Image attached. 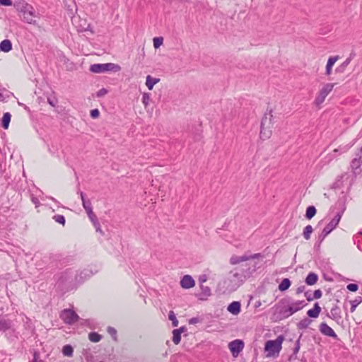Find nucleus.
Masks as SVG:
<instances>
[{
	"label": "nucleus",
	"mask_w": 362,
	"mask_h": 362,
	"mask_svg": "<svg viewBox=\"0 0 362 362\" xmlns=\"http://www.w3.org/2000/svg\"><path fill=\"white\" fill-rule=\"evenodd\" d=\"M13 6L23 22L33 25L36 23L35 18H39V16L31 4L25 0H19L13 4Z\"/></svg>",
	"instance_id": "nucleus-1"
},
{
	"label": "nucleus",
	"mask_w": 362,
	"mask_h": 362,
	"mask_svg": "<svg viewBox=\"0 0 362 362\" xmlns=\"http://www.w3.org/2000/svg\"><path fill=\"white\" fill-rule=\"evenodd\" d=\"M273 110L267 108L264 113L260 127V138L263 140L268 139L272 135V128L274 126Z\"/></svg>",
	"instance_id": "nucleus-2"
},
{
	"label": "nucleus",
	"mask_w": 362,
	"mask_h": 362,
	"mask_svg": "<svg viewBox=\"0 0 362 362\" xmlns=\"http://www.w3.org/2000/svg\"><path fill=\"white\" fill-rule=\"evenodd\" d=\"M284 339V336L279 335L275 340H269L266 342L264 350L267 353V357L279 356Z\"/></svg>",
	"instance_id": "nucleus-3"
},
{
	"label": "nucleus",
	"mask_w": 362,
	"mask_h": 362,
	"mask_svg": "<svg viewBox=\"0 0 362 362\" xmlns=\"http://www.w3.org/2000/svg\"><path fill=\"white\" fill-rule=\"evenodd\" d=\"M342 216V212H337V214L334 216V218L329 221V223L324 228L322 233L320 234L318 237L319 244H320L324 239L338 226L341 218Z\"/></svg>",
	"instance_id": "nucleus-4"
},
{
	"label": "nucleus",
	"mask_w": 362,
	"mask_h": 362,
	"mask_svg": "<svg viewBox=\"0 0 362 362\" xmlns=\"http://www.w3.org/2000/svg\"><path fill=\"white\" fill-rule=\"evenodd\" d=\"M120 69L118 64L113 63L94 64L90 67V71L93 73H105L109 71H119Z\"/></svg>",
	"instance_id": "nucleus-5"
},
{
	"label": "nucleus",
	"mask_w": 362,
	"mask_h": 362,
	"mask_svg": "<svg viewBox=\"0 0 362 362\" xmlns=\"http://www.w3.org/2000/svg\"><path fill=\"white\" fill-rule=\"evenodd\" d=\"M335 83H328L322 86L314 101V103L316 106L318 107L324 103L326 97L332 92Z\"/></svg>",
	"instance_id": "nucleus-6"
},
{
	"label": "nucleus",
	"mask_w": 362,
	"mask_h": 362,
	"mask_svg": "<svg viewBox=\"0 0 362 362\" xmlns=\"http://www.w3.org/2000/svg\"><path fill=\"white\" fill-rule=\"evenodd\" d=\"M362 165V146L355 153V157L350 162V168L355 177H356L361 170L360 167Z\"/></svg>",
	"instance_id": "nucleus-7"
},
{
	"label": "nucleus",
	"mask_w": 362,
	"mask_h": 362,
	"mask_svg": "<svg viewBox=\"0 0 362 362\" xmlns=\"http://www.w3.org/2000/svg\"><path fill=\"white\" fill-rule=\"evenodd\" d=\"M60 318L67 325H73L78 322L79 316L71 309H64L60 313Z\"/></svg>",
	"instance_id": "nucleus-8"
},
{
	"label": "nucleus",
	"mask_w": 362,
	"mask_h": 362,
	"mask_svg": "<svg viewBox=\"0 0 362 362\" xmlns=\"http://www.w3.org/2000/svg\"><path fill=\"white\" fill-rule=\"evenodd\" d=\"M228 347L233 356H235L243 349L244 342L240 339H235L229 343Z\"/></svg>",
	"instance_id": "nucleus-9"
},
{
	"label": "nucleus",
	"mask_w": 362,
	"mask_h": 362,
	"mask_svg": "<svg viewBox=\"0 0 362 362\" xmlns=\"http://www.w3.org/2000/svg\"><path fill=\"white\" fill-rule=\"evenodd\" d=\"M327 316L336 322L339 323L342 318L341 308L337 305H334L332 308L330 313H327Z\"/></svg>",
	"instance_id": "nucleus-10"
},
{
	"label": "nucleus",
	"mask_w": 362,
	"mask_h": 362,
	"mask_svg": "<svg viewBox=\"0 0 362 362\" xmlns=\"http://www.w3.org/2000/svg\"><path fill=\"white\" fill-rule=\"evenodd\" d=\"M320 332L325 336L330 337L334 339H337V335L326 322H322L319 325Z\"/></svg>",
	"instance_id": "nucleus-11"
},
{
	"label": "nucleus",
	"mask_w": 362,
	"mask_h": 362,
	"mask_svg": "<svg viewBox=\"0 0 362 362\" xmlns=\"http://www.w3.org/2000/svg\"><path fill=\"white\" fill-rule=\"evenodd\" d=\"M194 280L189 275H185L180 281V285L183 288H192L194 286Z\"/></svg>",
	"instance_id": "nucleus-12"
},
{
	"label": "nucleus",
	"mask_w": 362,
	"mask_h": 362,
	"mask_svg": "<svg viewBox=\"0 0 362 362\" xmlns=\"http://www.w3.org/2000/svg\"><path fill=\"white\" fill-rule=\"evenodd\" d=\"M12 327V321L8 319L6 316L0 315V332H5L11 329Z\"/></svg>",
	"instance_id": "nucleus-13"
},
{
	"label": "nucleus",
	"mask_w": 362,
	"mask_h": 362,
	"mask_svg": "<svg viewBox=\"0 0 362 362\" xmlns=\"http://www.w3.org/2000/svg\"><path fill=\"white\" fill-rule=\"evenodd\" d=\"M303 334H300L298 339L295 341V346L293 349V354L289 356V361L296 360L297 359V354L298 353L300 349V339Z\"/></svg>",
	"instance_id": "nucleus-14"
},
{
	"label": "nucleus",
	"mask_w": 362,
	"mask_h": 362,
	"mask_svg": "<svg viewBox=\"0 0 362 362\" xmlns=\"http://www.w3.org/2000/svg\"><path fill=\"white\" fill-rule=\"evenodd\" d=\"M338 59H339V56L330 57L328 59V61H327V63L326 65V70H325V74L327 76L331 75L332 66H334V64Z\"/></svg>",
	"instance_id": "nucleus-15"
},
{
	"label": "nucleus",
	"mask_w": 362,
	"mask_h": 362,
	"mask_svg": "<svg viewBox=\"0 0 362 362\" xmlns=\"http://www.w3.org/2000/svg\"><path fill=\"white\" fill-rule=\"evenodd\" d=\"M185 330V327H182L179 329H174L173 331V341L175 344H179L181 341V334Z\"/></svg>",
	"instance_id": "nucleus-16"
},
{
	"label": "nucleus",
	"mask_w": 362,
	"mask_h": 362,
	"mask_svg": "<svg viewBox=\"0 0 362 362\" xmlns=\"http://www.w3.org/2000/svg\"><path fill=\"white\" fill-rule=\"evenodd\" d=\"M321 312V308L318 303H315L313 308L308 310L307 315L310 317L317 318Z\"/></svg>",
	"instance_id": "nucleus-17"
},
{
	"label": "nucleus",
	"mask_w": 362,
	"mask_h": 362,
	"mask_svg": "<svg viewBox=\"0 0 362 362\" xmlns=\"http://www.w3.org/2000/svg\"><path fill=\"white\" fill-rule=\"evenodd\" d=\"M12 49V42L10 40L6 39L0 42V52H8Z\"/></svg>",
	"instance_id": "nucleus-18"
},
{
	"label": "nucleus",
	"mask_w": 362,
	"mask_h": 362,
	"mask_svg": "<svg viewBox=\"0 0 362 362\" xmlns=\"http://www.w3.org/2000/svg\"><path fill=\"white\" fill-rule=\"evenodd\" d=\"M240 302L233 301L228 305V310L233 315H238L240 312Z\"/></svg>",
	"instance_id": "nucleus-19"
},
{
	"label": "nucleus",
	"mask_w": 362,
	"mask_h": 362,
	"mask_svg": "<svg viewBox=\"0 0 362 362\" xmlns=\"http://www.w3.org/2000/svg\"><path fill=\"white\" fill-rule=\"evenodd\" d=\"M295 313H296V310L291 305L282 307L280 310V313L283 315L284 317H288Z\"/></svg>",
	"instance_id": "nucleus-20"
},
{
	"label": "nucleus",
	"mask_w": 362,
	"mask_h": 362,
	"mask_svg": "<svg viewBox=\"0 0 362 362\" xmlns=\"http://www.w3.org/2000/svg\"><path fill=\"white\" fill-rule=\"evenodd\" d=\"M318 276L314 272H310L305 278V284L309 286H313L317 283Z\"/></svg>",
	"instance_id": "nucleus-21"
},
{
	"label": "nucleus",
	"mask_w": 362,
	"mask_h": 362,
	"mask_svg": "<svg viewBox=\"0 0 362 362\" xmlns=\"http://www.w3.org/2000/svg\"><path fill=\"white\" fill-rule=\"evenodd\" d=\"M160 81V78H153L151 76L148 75L146 76V85L148 90H151L153 88L154 85Z\"/></svg>",
	"instance_id": "nucleus-22"
},
{
	"label": "nucleus",
	"mask_w": 362,
	"mask_h": 362,
	"mask_svg": "<svg viewBox=\"0 0 362 362\" xmlns=\"http://www.w3.org/2000/svg\"><path fill=\"white\" fill-rule=\"evenodd\" d=\"M11 115L9 112H6L4 114L2 119H1V127L4 129H7L8 128L10 122H11Z\"/></svg>",
	"instance_id": "nucleus-23"
},
{
	"label": "nucleus",
	"mask_w": 362,
	"mask_h": 362,
	"mask_svg": "<svg viewBox=\"0 0 362 362\" xmlns=\"http://www.w3.org/2000/svg\"><path fill=\"white\" fill-rule=\"evenodd\" d=\"M81 199L82 201V205L85 210L92 207L91 202L89 199H86L85 194L83 192H80Z\"/></svg>",
	"instance_id": "nucleus-24"
},
{
	"label": "nucleus",
	"mask_w": 362,
	"mask_h": 362,
	"mask_svg": "<svg viewBox=\"0 0 362 362\" xmlns=\"http://www.w3.org/2000/svg\"><path fill=\"white\" fill-rule=\"evenodd\" d=\"M292 308L296 310V312H298L300 310L303 308H304L305 305H307V303L305 300H297L293 303H291L290 304Z\"/></svg>",
	"instance_id": "nucleus-25"
},
{
	"label": "nucleus",
	"mask_w": 362,
	"mask_h": 362,
	"mask_svg": "<svg viewBox=\"0 0 362 362\" xmlns=\"http://www.w3.org/2000/svg\"><path fill=\"white\" fill-rule=\"evenodd\" d=\"M291 286V281L286 278V279H284L282 280V281L281 282V284L279 285V289L281 291H284L286 290H287Z\"/></svg>",
	"instance_id": "nucleus-26"
},
{
	"label": "nucleus",
	"mask_w": 362,
	"mask_h": 362,
	"mask_svg": "<svg viewBox=\"0 0 362 362\" xmlns=\"http://www.w3.org/2000/svg\"><path fill=\"white\" fill-rule=\"evenodd\" d=\"M317 210L314 206H310L306 209L305 217L311 219L316 214Z\"/></svg>",
	"instance_id": "nucleus-27"
},
{
	"label": "nucleus",
	"mask_w": 362,
	"mask_h": 362,
	"mask_svg": "<svg viewBox=\"0 0 362 362\" xmlns=\"http://www.w3.org/2000/svg\"><path fill=\"white\" fill-rule=\"evenodd\" d=\"M311 322V320L308 318H304L297 324V327L300 329H306L310 325Z\"/></svg>",
	"instance_id": "nucleus-28"
},
{
	"label": "nucleus",
	"mask_w": 362,
	"mask_h": 362,
	"mask_svg": "<svg viewBox=\"0 0 362 362\" xmlns=\"http://www.w3.org/2000/svg\"><path fill=\"white\" fill-rule=\"evenodd\" d=\"M362 302V298L361 296L356 297L354 300L350 301L351 303V313H354L356 310V307Z\"/></svg>",
	"instance_id": "nucleus-29"
},
{
	"label": "nucleus",
	"mask_w": 362,
	"mask_h": 362,
	"mask_svg": "<svg viewBox=\"0 0 362 362\" xmlns=\"http://www.w3.org/2000/svg\"><path fill=\"white\" fill-rule=\"evenodd\" d=\"M313 228L312 226L308 225L307 226H305L303 230V235L304 238L305 240H308L310 238V235L313 233Z\"/></svg>",
	"instance_id": "nucleus-30"
},
{
	"label": "nucleus",
	"mask_w": 362,
	"mask_h": 362,
	"mask_svg": "<svg viewBox=\"0 0 362 362\" xmlns=\"http://www.w3.org/2000/svg\"><path fill=\"white\" fill-rule=\"evenodd\" d=\"M262 257V255L260 253H255L251 255H244L243 256H240L241 262L247 261L250 259H259Z\"/></svg>",
	"instance_id": "nucleus-31"
},
{
	"label": "nucleus",
	"mask_w": 362,
	"mask_h": 362,
	"mask_svg": "<svg viewBox=\"0 0 362 362\" xmlns=\"http://www.w3.org/2000/svg\"><path fill=\"white\" fill-rule=\"evenodd\" d=\"M88 339L92 342H98L101 340L102 336L97 332H90L88 334Z\"/></svg>",
	"instance_id": "nucleus-32"
},
{
	"label": "nucleus",
	"mask_w": 362,
	"mask_h": 362,
	"mask_svg": "<svg viewBox=\"0 0 362 362\" xmlns=\"http://www.w3.org/2000/svg\"><path fill=\"white\" fill-rule=\"evenodd\" d=\"M74 349L71 345H65L63 347L62 353L64 356H71L73 355Z\"/></svg>",
	"instance_id": "nucleus-33"
},
{
	"label": "nucleus",
	"mask_w": 362,
	"mask_h": 362,
	"mask_svg": "<svg viewBox=\"0 0 362 362\" xmlns=\"http://www.w3.org/2000/svg\"><path fill=\"white\" fill-rule=\"evenodd\" d=\"M168 318L170 321H172V325L173 327H177L178 320H177L175 315L173 311L170 310L169 312Z\"/></svg>",
	"instance_id": "nucleus-34"
},
{
	"label": "nucleus",
	"mask_w": 362,
	"mask_h": 362,
	"mask_svg": "<svg viewBox=\"0 0 362 362\" xmlns=\"http://www.w3.org/2000/svg\"><path fill=\"white\" fill-rule=\"evenodd\" d=\"M200 288L202 290V294L204 296V297H208L209 296H211V289L209 286H204V284H201L200 285Z\"/></svg>",
	"instance_id": "nucleus-35"
},
{
	"label": "nucleus",
	"mask_w": 362,
	"mask_h": 362,
	"mask_svg": "<svg viewBox=\"0 0 362 362\" xmlns=\"http://www.w3.org/2000/svg\"><path fill=\"white\" fill-rule=\"evenodd\" d=\"M53 219L60 224H62L63 226L65 224V218L63 215L57 214L53 216Z\"/></svg>",
	"instance_id": "nucleus-36"
},
{
	"label": "nucleus",
	"mask_w": 362,
	"mask_h": 362,
	"mask_svg": "<svg viewBox=\"0 0 362 362\" xmlns=\"http://www.w3.org/2000/svg\"><path fill=\"white\" fill-rule=\"evenodd\" d=\"M240 262H242L241 259H240V256L233 255L230 258V263L232 265L238 264H239Z\"/></svg>",
	"instance_id": "nucleus-37"
},
{
	"label": "nucleus",
	"mask_w": 362,
	"mask_h": 362,
	"mask_svg": "<svg viewBox=\"0 0 362 362\" xmlns=\"http://www.w3.org/2000/svg\"><path fill=\"white\" fill-rule=\"evenodd\" d=\"M163 42V39L161 37L153 38V46L155 48H158Z\"/></svg>",
	"instance_id": "nucleus-38"
},
{
	"label": "nucleus",
	"mask_w": 362,
	"mask_h": 362,
	"mask_svg": "<svg viewBox=\"0 0 362 362\" xmlns=\"http://www.w3.org/2000/svg\"><path fill=\"white\" fill-rule=\"evenodd\" d=\"M107 332L112 336L114 340H117V330L112 327H108Z\"/></svg>",
	"instance_id": "nucleus-39"
},
{
	"label": "nucleus",
	"mask_w": 362,
	"mask_h": 362,
	"mask_svg": "<svg viewBox=\"0 0 362 362\" xmlns=\"http://www.w3.org/2000/svg\"><path fill=\"white\" fill-rule=\"evenodd\" d=\"M150 100V94L147 93H144L142 96V103L145 106L148 105Z\"/></svg>",
	"instance_id": "nucleus-40"
},
{
	"label": "nucleus",
	"mask_w": 362,
	"mask_h": 362,
	"mask_svg": "<svg viewBox=\"0 0 362 362\" xmlns=\"http://www.w3.org/2000/svg\"><path fill=\"white\" fill-rule=\"evenodd\" d=\"M347 289L350 291L355 292L358 289V286L356 284H349L347 285Z\"/></svg>",
	"instance_id": "nucleus-41"
},
{
	"label": "nucleus",
	"mask_w": 362,
	"mask_h": 362,
	"mask_svg": "<svg viewBox=\"0 0 362 362\" xmlns=\"http://www.w3.org/2000/svg\"><path fill=\"white\" fill-rule=\"evenodd\" d=\"M322 293L321 290H320V289L315 290L313 293V300L320 298L322 297Z\"/></svg>",
	"instance_id": "nucleus-42"
},
{
	"label": "nucleus",
	"mask_w": 362,
	"mask_h": 362,
	"mask_svg": "<svg viewBox=\"0 0 362 362\" xmlns=\"http://www.w3.org/2000/svg\"><path fill=\"white\" fill-rule=\"evenodd\" d=\"M39 357H40L39 353L37 351H35L33 354V359L30 362H44L43 361L40 360Z\"/></svg>",
	"instance_id": "nucleus-43"
},
{
	"label": "nucleus",
	"mask_w": 362,
	"mask_h": 362,
	"mask_svg": "<svg viewBox=\"0 0 362 362\" xmlns=\"http://www.w3.org/2000/svg\"><path fill=\"white\" fill-rule=\"evenodd\" d=\"M304 296L308 301L313 300V293L310 291H305Z\"/></svg>",
	"instance_id": "nucleus-44"
},
{
	"label": "nucleus",
	"mask_w": 362,
	"mask_h": 362,
	"mask_svg": "<svg viewBox=\"0 0 362 362\" xmlns=\"http://www.w3.org/2000/svg\"><path fill=\"white\" fill-rule=\"evenodd\" d=\"M107 93V90L105 88H102L97 92V97H103Z\"/></svg>",
	"instance_id": "nucleus-45"
},
{
	"label": "nucleus",
	"mask_w": 362,
	"mask_h": 362,
	"mask_svg": "<svg viewBox=\"0 0 362 362\" xmlns=\"http://www.w3.org/2000/svg\"><path fill=\"white\" fill-rule=\"evenodd\" d=\"M100 115L99 110L98 109H94L90 111V116L93 118H97Z\"/></svg>",
	"instance_id": "nucleus-46"
},
{
	"label": "nucleus",
	"mask_w": 362,
	"mask_h": 362,
	"mask_svg": "<svg viewBox=\"0 0 362 362\" xmlns=\"http://www.w3.org/2000/svg\"><path fill=\"white\" fill-rule=\"evenodd\" d=\"M0 4L2 6H9L12 5L11 0H0Z\"/></svg>",
	"instance_id": "nucleus-47"
},
{
	"label": "nucleus",
	"mask_w": 362,
	"mask_h": 362,
	"mask_svg": "<svg viewBox=\"0 0 362 362\" xmlns=\"http://www.w3.org/2000/svg\"><path fill=\"white\" fill-rule=\"evenodd\" d=\"M206 280H207V276L206 274H203V275L200 276L199 278V281L200 283V285L203 284L204 282H206Z\"/></svg>",
	"instance_id": "nucleus-48"
},
{
	"label": "nucleus",
	"mask_w": 362,
	"mask_h": 362,
	"mask_svg": "<svg viewBox=\"0 0 362 362\" xmlns=\"http://www.w3.org/2000/svg\"><path fill=\"white\" fill-rule=\"evenodd\" d=\"M346 68H344L342 65H339L337 69H335V71L337 73H344Z\"/></svg>",
	"instance_id": "nucleus-49"
},
{
	"label": "nucleus",
	"mask_w": 362,
	"mask_h": 362,
	"mask_svg": "<svg viewBox=\"0 0 362 362\" xmlns=\"http://www.w3.org/2000/svg\"><path fill=\"white\" fill-rule=\"evenodd\" d=\"M305 288V286H300L298 287L296 289V294H300V293L304 292Z\"/></svg>",
	"instance_id": "nucleus-50"
},
{
	"label": "nucleus",
	"mask_w": 362,
	"mask_h": 362,
	"mask_svg": "<svg viewBox=\"0 0 362 362\" xmlns=\"http://www.w3.org/2000/svg\"><path fill=\"white\" fill-rule=\"evenodd\" d=\"M350 62H351V59L347 58L343 63L341 64V65H342L344 68L346 69L347 66L350 64Z\"/></svg>",
	"instance_id": "nucleus-51"
},
{
	"label": "nucleus",
	"mask_w": 362,
	"mask_h": 362,
	"mask_svg": "<svg viewBox=\"0 0 362 362\" xmlns=\"http://www.w3.org/2000/svg\"><path fill=\"white\" fill-rule=\"evenodd\" d=\"M86 214H87L88 216H93V215H94V214H94V212H93V208H92V207H91V208H89V209H87L86 210Z\"/></svg>",
	"instance_id": "nucleus-52"
},
{
	"label": "nucleus",
	"mask_w": 362,
	"mask_h": 362,
	"mask_svg": "<svg viewBox=\"0 0 362 362\" xmlns=\"http://www.w3.org/2000/svg\"><path fill=\"white\" fill-rule=\"evenodd\" d=\"M199 322V320L197 317H192L189 320V324H195Z\"/></svg>",
	"instance_id": "nucleus-53"
},
{
	"label": "nucleus",
	"mask_w": 362,
	"mask_h": 362,
	"mask_svg": "<svg viewBox=\"0 0 362 362\" xmlns=\"http://www.w3.org/2000/svg\"><path fill=\"white\" fill-rule=\"evenodd\" d=\"M88 218H89V219L90 220V221L92 223L96 222V221L98 220V218H97L95 214H94V215H93L91 216H88Z\"/></svg>",
	"instance_id": "nucleus-54"
},
{
	"label": "nucleus",
	"mask_w": 362,
	"mask_h": 362,
	"mask_svg": "<svg viewBox=\"0 0 362 362\" xmlns=\"http://www.w3.org/2000/svg\"><path fill=\"white\" fill-rule=\"evenodd\" d=\"M47 102L48 103L52 105V107H55L56 105V103H54V100H51L50 98H47Z\"/></svg>",
	"instance_id": "nucleus-55"
},
{
	"label": "nucleus",
	"mask_w": 362,
	"mask_h": 362,
	"mask_svg": "<svg viewBox=\"0 0 362 362\" xmlns=\"http://www.w3.org/2000/svg\"><path fill=\"white\" fill-rule=\"evenodd\" d=\"M95 230H96L97 232H100V233H102V234L103 233V230H102V229H101V227H100V225H98V226H95Z\"/></svg>",
	"instance_id": "nucleus-56"
},
{
	"label": "nucleus",
	"mask_w": 362,
	"mask_h": 362,
	"mask_svg": "<svg viewBox=\"0 0 362 362\" xmlns=\"http://www.w3.org/2000/svg\"><path fill=\"white\" fill-rule=\"evenodd\" d=\"M93 226L95 227V226H98V225H100V223H99V221L98 219L96 221V222H93L92 223Z\"/></svg>",
	"instance_id": "nucleus-57"
},
{
	"label": "nucleus",
	"mask_w": 362,
	"mask_h": 362,
	"mask_svg": "<svg viewBox=\"0 0 362 362\" xmlns=\"http://www.w3.org/2000/svg\"><path fill=\"white\" fill-rule=\"evenodd\" d=\"M33 202L37 205L39 203V201L37 198H33Z\"/></svg>",
	"instance_id": "nucleus-58"
},
{
	"label": "nucleus",
	"mask_w": 362,
	"mask_h": 362,
	"mask_svg": "<svg viewBox=\"0 0 362 362\" xmlns=\"http://www.w3.org/2000/svg\"><path fill=\"white\" fill-rule=\"evenodd\" d=\"M288 302H289V301H288V300H287V299H282V300H281V303H283V304L286 303H288Z\"/></svg>",
	"instance_id": "nucleus-59"
},
{
	"label": "nucleus",
	"mask_w": 362,
	"mask_h": 362,
	"mask_svg": "<svg viewBox=\"0 0 362 362\" xmlns=\"http://www.w3.org/2000/svg\"><path fill=\"white\" fill-rule=\"evenodd\" d=\"M4 97L3 95V94L1 93H0V101H4Z\"/></svg>",
	"instance_id": "nucleus-60"
},
{
	"label": "nucleus",
	"mask_w": 362,
	"mask_h": 362,
	"mask_svg": "<svg viewBox=\"0 0 362 362\" xmlns=\"http://www.w3.org/2000/svg\"><path fill=\"white\" fill-rule=\"evenodd\" d=\"M90 25H88V27L87 28H84L83 29H81V30L83 31V30H88L89 28H90Z\"/></svg>",
	"instance_id": "nucleus-61"
},
{
	"label": "nucleus",
	"mask_w": 362,
	"mask_h": 362,
	"mask_svg": "<svg viewBox=\"0 0 362 362\" xmlns=\"http://www.w3.org/2000/svg\"><path fill=\"white\" fill-rule=\"evenodd\" d=\"M239 276H240V274L238 272L233 274V276L235 278H238Z\"/></svg>",
	"instance_id": "nucleus-62"
}]
</instances>
